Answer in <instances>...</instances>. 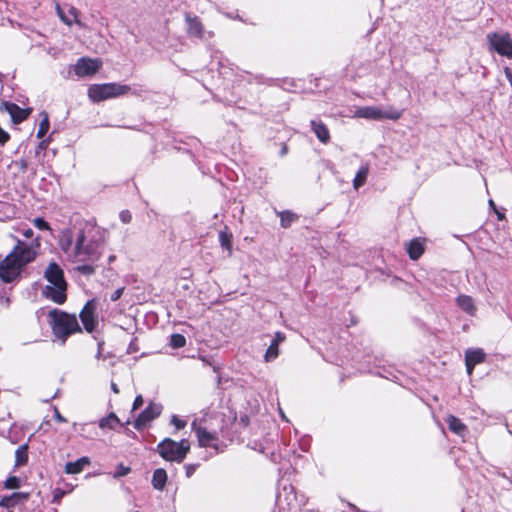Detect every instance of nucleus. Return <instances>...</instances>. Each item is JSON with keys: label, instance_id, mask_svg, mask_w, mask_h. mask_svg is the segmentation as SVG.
Here are the masks:
<instances>
[{"label": "nucleus", "instance_id": "nucleus-18", "mask_svg": "<svg viewBox=\"0 0 512 512\" xmlns=\"http://www.w3.org/2000/svg\"><path fill=\"white\" fill-rule=\"evenodd\" d=\"M446 423L449 430L458 436L464 437L468 432L467 426L454 415H448L446 418Z\"/></svg>", "mask_w": 512, "mask_h": 512}, {"label": "nucleus", "instance_id": "nucleus-30", "mask_svg": "<svg viewBox=\"0 0 512 512\" xmlns=\"http://www.w3.org/2000/svg\"><path fill=\"white\" fill-rule=\"evenodd\" d=\"M16 456V465L20 466L27 462L28 456H27V446L22 445L20 446L15 453Z\"/></svg>", "mask_w": 512, "mask_h": 512}, {"label": "nucleus", "instance_id": "nucleus-31", "mask_svg": "<svg viewBox=\"0 0 512 512\" xmlns=\"http://www.w3.org/2000/svg\"><path fill=\"white\" fill-rule=\"evenodd\" d=\"M186 344V338L181 334H172L170 336V345L175 348H182Z\"/></svg>", "mask_w": 512, "mask_h": 512}, {"label": "nucleus", "instance_id": "nucleus-6", "mask_svg": "<svg viewBox=\"0 0 512 512\" xmlns=\"http://www.w3.org/2000/svg\"><path fill=\"white\" fill-rule=\"evenodd\" d=\"M156 451L166 461L180 463L190 451V442L187 439L177 442L165 438L157 445Z\"/></svg>", "mask_w": 512, "mask_h": 512}, {"label": "nucleus", "instance_id": "nucleus-8", "mask_svg": "<svg viewBox=\"0 0 512 512\" xmlns=\"http://www.w3.org/2000/svg\"><path fill=\"white\" fill-rule=\"evenodd\" d=\"M490 49L499 55L512 59V38L508 33H490L487 35Z\"/></svg>", "mask_w": 512, "mask_h": 512}, {"label": "nucleus", "instance_id": "nucleus-12", "mask_svg": "<svg viewBox=\"0 0 512 512\" xmlns=\"http://www.w3.org/2000/svg\"><path fill=\"white\" fill-rule=\"evenodd\" d=\"M102 62L98 59L81 58L75 65V73L79 77L92 76L98 72Z\"/></svg>", "mask_w": 512, "mask_h": 512}, {"label": "nucleus", "instance_id": "nucleus-23", "mask_svg": "<svg viewBox=\"0 0 512 512\" xmlns=\"http://www.w3.org/2000/svg\"><path fill=\"white\" fill-rule=\"evenodd\" d=\"M485 359V353L482 349H469L465 353V362H468L470 365H477L482 363Z\"/></svg>", "mask_w": 512, "mask_h": 512}, {"label": "nucleus", "instance_id": "nucleus-4", "mask_svg": "<svg viewBox=\"0 0 512 512\" xmlns=\"http://www.w3.org/2000/svg\"><path fill=\"white\" fill-rule=\"evenodd\" d=\"M49 323L53 334L61 343L64 344L67 337L80 331L78 320L74 314H68L64 311L53 309L49 312Z\"/></svg>", "mask_w": 512, "mask_h": 512}, {"label": "nucleus", "instance_id": "nucleus-26", "mask_svg": "<svg viewBox=\"0 0 512 512\" xmlns=\"http://www.w3.org/2000/svg\"><path fill=\"white\" fill-rule=\"evenodd\" d=\"M119 423L120 421L116 414L110 413L99 421V427L101 429H114Z\"/></svg>", "mask_w": 512, "mask_h": 512}, {"label": "nucleus", "instance_id": "nucleus-27", "mask_svg": "<svg viewBox=\"0 0 512 512\" xmlns=\"http://www.w3.org/2000/svg\"><path fill=\"white\" fill-rule=\"evenodd\" d=\"M219 241L221 246L228 251V254L232 253V235L227 229L219 232Z\"/></svg>", "mask_w": 512, "mask_h": 512}, {"label": "nucleus", "instance_id": "nucleus-41", "mask_svg": "<svg viewBox=\"0 0 512 512\" xmlns=\"http://www.w3.org/2000/svg\"><path fill=\"white\" fill-rule=\"evenodd\" d=\"M130 472V468L124 467L122 465L119 466V469L116 473V476H124Z\"/></svg>", "mask_w": 512, "mask_h": 512}, {"label": "nucleus", "instance_id": "nucleus-10", "mask_svg": "<svg viewBox=\"0 0 512 512\" xmlns=\"http://www.w3.org/2000/svg\"><path fill=\"white\" fill-rule=\"evenodd\" d=\"M191 429L195 432L198 443L201 447L218 449V435L216 432H209L200 426L196 420L191 423Z\"/></svg>", "mask_w": 512, "mask_h": 512}, {"label": "nucleus", "instance_id": "nucleus-16", "mask_svg": "<svg viewBox=\"0 0 512 512\" xmlns=\"http://www.w3.org/2000/svg\"><path fill=\"white\" fill-rule=\"evenodd\" d=\"M55 9L61 21L66 25L72 26L73 24H77L79 27H84L83 23L79 19V11L75 7L69 6L68 12L65 13L61 6L57 3Z\"/></svg>", "mask_w": 512, "mask_h": 512}, {"label": "nucleus", "instance_id": "nucleus-15", "mask_svg": "<svg viewBox=\"0 0 512 512\" xmlns=\"http://www.w3.org/2000/svg\"><path fill=\"white\" fill-rule=\"evenodd\" d=\"M7 112L13 123L18 124L24 121L30 114V109H23L11 102H3L0 106V112Z\"/></svg>", "mask_w": 512, "mask_h": 512}, {"label": "nucleus", "instance_id": "nucleus-38", "mask_svg": "<svg viewBox=\"0 0 512 512\" xmlns=\"http://www.w3.org/2000/svg\"><path fill=\"white\" fill-rule=\"evenodd\" d=\"M123 291H124V288H118L116 289L110 296V299L112 301H117L118 299H120V297L122 296L123 294Z\"/></svg>", "mask_w": 512, "mask_h": 512}, {"label": "nucleus", "instance_id": "nucleus-2", "mask_svg": "<svg viewBox=\"0 0 512 512\" xmlns=\"http://www.w3.org/2000/svg\"><path fill=\"white\" fill-rule=\"evenodd\" d=\"M39 246V237L30 244L18 240L14 249L0 262V279L5 283L17 280L23 268L36 258Z\"/></svg>", "mask_w": 512, "mask_h": 512}, {"label": "nucleus", "instance_id": "nucleus-42", "mask_svg": "<svg viewBox=\"0 0 512 512\" xmlns=\"http://www.w3.org/2000/svg\"><path fill=\"white\" fill-rule=\"evenodd\" d=\"M54 416L58 422L64 423L67 421L66 418L61 415L57 408L54 409Z\"/></svg>", "mask_w": 512, "mask_h": 512}, {"label": "nucleus", "instance_id": "nucleus-20", "mask_svg": "<svg viewBox=\"0 0 512 512\" xmlns=\"http://www.w3.org/2000/svg\"><path fill=\"white\" fill-rule=\"evenodd\" d=\"M311 128L320 142L324 144L329 142L330 133L327 126L323 122L312 120Z\"/></svg>", "mask_w": 512, "mask_h": 512}, {"label": "nucleus", "instance_id": "nucleus-29", "mask_svg": "<svg viewBox=\"0 0 512 512\" xmlns=\"http://www.w3.org/2000/svg\"><path fill=\"white\" fill-rule=\"evenodd\" d=\"M280 216V223L283 228H288L297 219V215L291 211L278 212Z\"/></svg>", "mask_w": 512, "mask_h": 512}, {"label": "nucleus", "instance_id": "nucleus-40", "mask_svg": "<svg viewBox=\"0 0 512 512\" xmlns=\"http://www.w3.org/2000/svg\"><path fill=\"white\" fill-rule=\"evenodd\" d=\"M8 139H9V134L0 128V143L4 144L8 141Z\"/></svg>", "mask_w": 512, "mask_h": 512}, {"label": "nucleus", "instance_id": "nucleus-19", "mask_svg": "<svg viewBox=\"0 0 512 512\" xmlns=\"http://www.w3.org/2000/svg\"><path fill=\"white\" fill-rule=\"evenodd\" d=\"M456 304L462 311H464L468 315H470V316L475 315L477 308H476L474 300L471 296L459 295L456 298Z\"/></svg>", "mask_w": 512, "mask_h": 512}, {"label": "nucleus", "instance_id": "nucleus-24", "mask_svg": "<svg viewBox=\"0 0 512 512\" xmlns=\"http://www.w3.org/2000/svg\"><path fill=\"white\" fill-rule=\"evenodd\" d=\"M167 481V473L164 469L158 468L153 472L152 486L157 490H163Z\"/></svg>", "mask_w": 512, "mask_h": 512}, {"label": "nucleus", "instance_id": "nucleus-3", "mask_svg": "<svg viewBox=\"0 0 512 512\" xmlns=\"http://www.w3.org/2000/svg\"><path fill=\"white\" fill-rule=\"evenodd\" d=\"M44 277L49 283L44 289L45 296L57 304L64 303L67 284L61 267L57 263L51 262L44 272Z\"/></svg>", "mask_w": 512, "mask_h": 512}, {"label": "nucleus", "instance_id": "nucleus-14", "mask_svg": "<svg viewBox=\"0 0 512 512\" xmlns=\"http://www.w3.org/2000/svg\"><path fill=\"white\" fill-rule=\"evenodd\" d=\"M96 304L93 300L88 301L80 312V319L87 332H92L98 324L95 316Z\"/></svg>", "mask_w": 512, "mask_h": 512}, {"label": "nucleus", "instance_id": "nucleus-43", "mask_svg": "<svg viewBox=\"0 0 512 512\" xmlns=\"http://www.w3.org/2000/svg\"><path fill=\"white\" fill-rule=\"evenodd\" d=\"M504 73H505V76H506L507 80L509 81L510 85L512 86V71H511V69L508 67H505Z\"/></svg>", "mask_w": 512, "mask_h": 512}, {"label": "nucleus", "instance_id": "nucleus-37", "mask_svg": "<svg viewBox=\"0 0 512 512\" xmlns=\"http://www.w3.org/2000/svg\"><path fill=\"white\" fill-rule=\"evenodd\" d=\"M119 218L123 223L127 224L131 222L132 215L128 210H123L120 212Z\"/></svg>", "mask_w": 512, "mask_h": 512}, {"label": "nucleus", "instance_id": "nucleus-13", "mask_svg": "<svg viewBox=\"0 0 512 512\" xmlns=\"http://www.w3.org/2000/svg\"><path fill=\"white\" fill-rule=\"evenodd\" d=\"M162 411L160 404L150 403L148 407L140 413L134 423V427L138 430L147 426L149 422L157 418Z\"/></svg>", "mask_w": 512, "mask_h": 512}, {"label": "nucleus", "instance_id": "nucleus-21", "mask_svg": "<svg viewBox=\"0 0 512 512\" xmlns=\"http://www.w3.org/2000/svg\"><path fill=\"white\" fill-rule=\"evenodd\" d=\"M407 252L412 260H417L424 253V246L420 239L416 238L407 244Z\"/></svg>", "mask_w": 512, "mask_h": 512}, {"label": "nucleus", "instance_id": "nucleus-46", "mask_svg": "<svg viewBox=\"0 0 512 512\" xmlns=\"http://www.w3.org/2000/svg\"><path fill=\"white\" fill-rule=\"evenodd\" d=\"M101 350H102V343H99V344H98V351H97V354H96V358H97V359H101V358H102V352H101Z\"/></svg>", "mask_w": 512, "mask_h": 512}, {"label": "nucleus", "instance_id": "nucleus-39", "mask_svg": "<svg viewBox=\"0 0 512 512\" xmlns=\"http://www.w3.org/2000/svg\"><path fill=\"white\" fill-rule=\"evenodd\" d=\"M143 404V398L141 395H138L136 396L134 402H133V407H132V410H137L139 407H141Z\"/></svg>", "mask_w": 512, "mask_h": 512}, {"label": "nucleus", "instance_id": "nucleus-51", "mask_svg": "<svg viewBox=\"0 0 512 512\" xmlns=\"http://www.w3.org/2000/svg\"><path fill=\"white\" fill-rule=\"evenodd\" d=\"M77 427H78V425H77L76 423H74V428H75L76 430H78V429H77Z\"/></svg>", "mask_w": 512, "mask_h": 512}, {"label": "nucleus", "instance_id": "nucleus-22", "mask_svg": "<svg viewBox=\"0 0 512 512\" xmlns=\"http://www.w3.org/2000/svg\"><path fill=\"white\" fill-rule=\"evenodd\" d=\"M89 464L90 460L88 457H81L74 462H68L65 465V472L67 474H78Z\"/></svg>", "mask_w": 512, "mask_h": 512}, {"label": "nucleus", "instance_id": "nucleus-1", "mask_svg": "<svg viewBox=\"0 0 512 512\" xmlns=\"http://www.w3.org/2000/svg\"><path fill=\"white\" fill-rule=\"evenodd\" d=\"M58 244L67 259L74 263L95 262L101 256L100 232L88 223H80L62 229Z\"/></svg>", "mask_w": 512, "mask_h": 512}, {"label": "nucleus", "instance_id": "nucleus-25", "mask_svg": "<svg viewBox=\"0 0 512 512\" xmlns=\"http://www.w3.org/2000/svg\"><path fill=\"white\" fill-rule=\"evenodd\" d=\"M369 173L368 165H363L359 168L356 173V176L353 180L354 189L358 190L361 186H363L367 180V176Z\"/></svg>", "mask_w": 512, "mask_h": 512}, {"label": "nucleus", "instance_id": "nucleus-9", "mask_svg": "<svg viewBox=\"0 0 512 512\" xmlns=\"http://www.w3.org/2000/svg\"><path fill=\"white\" fill-rule=\"evenodd\" d=\"M186 32L189 37L198 38L200 40H208L214 36L211 31H206L199 17L186 14Z\"/></svg>", "mask_w": 512, "mask_h": 512}, {"label": "nucleus", "instance_id": "nucleus-47", "mask_svg": "<svg viewBox=\"0 0 512 512\" xmlns=\"http://www.w3.org/2000/svg\"><path fill=\"white\" fill-rule=\"evenodd\" d=\"M465 363H466L467 372H468L469 375H471L475 365H470L468 362H465Z\"/></svg>", "mask_w": 512, "mask_h": 512}, {"label": "nucleus", "instance_id": "nucleus-28", "mask_svg": "<svg viewBox=\"0 0 512 512\" xmlns=\"http://www.w3.org/2000/svg\"><path fill=\"white\" fill-rule=\"evenodd\" d=\"M79 434L87 439H94L97 436L96 428L93 423H86L79 425Z\"/></svg>", "mask_w": 512, "mask_h": 512}, {"label": "nucleus", "instance_id": "nucleus-48", "mask_svg": "<svg viewBox=\"0 0 512 512\" xmlns=\"http://www.w3.org/2000/svg\"><path fill=\"white\" fill-rule=\"evenodd\" d=\"M111 389H112V391H113L114 393H116V394H118V393H119V388H118L117 384H116V383H114V382H112V383H111Z\"/></svg>", "mask_w": 512, "mask_h": 512}, {"label": "nucleus", "instance_id": "nucleus-17", "mask_svg": "<svg viewBox=\"0 0 512 512\" xmlns=\"http://www.w3.org/2000/svg\"><path fill=\"white\" fill-rule=\"evenodd\" d=\"M285 338L286 337L282 332L275 333V337L272 340L271 344L269 345L268 349L266 350V353L264 356L266 362L273 361L274 359H276L278 357V355H279L278 346L280 343L284 342Z\"/></svg>", "mask_w": 512, "mask_h": 512}, {"label": "nucleus", "instance_id": "nucleus-50", "mask_svg": "<svg viewBox=\"0 0 512 512\" xmlns=\"http://www.w3.org/2000/svg\"><path fill=\"white\" fill-rule=\"evenodd\" d=\"M281 416H282L283 419L287 420L285 415L283 414V412H281Z\"/></svg>", "mask_w": 512, "mask_h": 512}, {"label": "nucleus", "instance_id": "nucleus-7", "mask_svg": "<svg viewBox=\"0 0 512 512\" xmlns=\"http://www.w3.org/2000/svg\"><path fill=\"white\" fill-rule=\"evenodd\" d=\"M130 90V86L114 82L92 84L88 88V97L92 102H101L126 95Z\"/></svg>", "mask_w": 512, "mask_h": 512}, {"label": "nucleus", "instance_id": "nucleus-49", "mask_svg": "<svg viewBox=\"0 0 512 512\" xmlns=\"http://www.w3.org/2000/svg\"><path fill=\"white\" fill-rule=\"evenodd\" d=\"M191 472H192V469H190V468H189V469L187 470V475H188V476H190V475H191Z\"/></svg>", "mask_w": 512, "mask_h": 512}, {"label": "nucleus", "instance_id": "nucleus-35", "mask_svg": "<svg viewBox=\"0 0 512 512\" xmlns=\"http://www.w3.org/2000/svg\"><path fill=\"white\" fill-rule=\"evenodd\" d=\"M33 224L36 228L40 230H50V225L48 222H46L43 218H35L33 220Z\"/></svg>", "mask_w": 512, "mask_h": 512}, {"label": "nucleus", "instance_id": "nucleus-45", "mask_svg": "<svg viewBox=\"0 0 512 512\" xmlns=\"http://www.w3.org/2000/svg\"><path fill=\"white\" fill-rule=\"evenodd\" d=\"M489 206L492 207L494 209V211L498 214L499 219L503 218V215H501L500 213L497 212L496 206H495V203L493 202V200H489Z\"/></svg>", "mask_w": 512, "mask_h": 512}, {"label": "nucleus", "instance_id": "nucleus-11", "mask_svg": "<svg viewBox=\"0 0 512 512\" xmlns=\"http://www.w3.org/2000/svg\"><path fill=\"white\" fill-rule=\"evenodd\" d=\"M283 496L288 505L295 509H303L308 502V498L304 494L298 493L293 486L284 487L283 493L278 496L280 501Z\"/></svg>", "mask_w": 512, "mask_h": 512}, {"label": "nucleus", "instance_id": "nucleus-34", "mask_svg": "<svg viewBox=\"0 0 512 512\" xmlns=\"http://www.w3.org/2000/svg\"><path fill=\"white\" fill-rule=\"evenodd\" d=\"M5 487L8 489H16L20 487V479L16 476H11L5 481Z\"/></svg>", "mask_w": 512, "mask_h": 512}, {"label": "nucleus", "instance_id": "nucleus-32", "mask_svg": "<svg viewBox=\"0 0 512 512\" xmlns=\"http://www.w3.org/2000/svg\"><path fill=\"white\" fill-rule=\"evenodd\" d=\"M49 127H50L49 119H48V116L45 115L44 118L41 120V122L39 124V129H38V132H37V137L38 138L44 137L45 134L48 132Z\"/></svg>", "mask_w": 512, "mask_h": 512}, {"label": "nucleus", "instance_id": "nucleus-44", "mask_svg": "<svg viewBox=\"0 0 512 512\" xmlns=\"http://www.w3.org/2000/svg\"><path fill=\"white\" fill-rule=\"evenodd\" d=\"M22 234L26 238H31L34 235V231L31 228H25L23 229Z\"/></svg>", "mask_w": 512, "mask_h": 512}, {"label": "nucleus", "instance_id": "nucleus-52", "mask_svg": "<svg viewBox=\"0 0 512 512\" xmlns=\"http://www.w3.org/2000/svg\"><path fill=\"white\" fill-rule=\"evenodd\" d=\"M2 76H3V75L0 73V82L2 81Z\"/></svg>", "mask_w": 512, "mask_h": 512}, {"label": "nucleus", "instance_id": "nucleus-5", "mask_svg": "<svg viewBox=\"0 0 512 512\" xmlns=\"http://www.w3.org/2000/svg\"><path fill=\"white\" fill-rule=\"evenodd\" d=\"M403 115V111L394 108L391 105L387 106H362L356 108L354 111V118H362L372 121L392 120L397 121Z\"/></svg>", "mask_w": 512, "mask_h": 512}, {"label": "nucleus", "instance_id": "nucleus-33", "mask_svg": "<svg viewBox=\"0 0 512 512\" xmlns=\"http://www.w3.org/2000/svg\"><path fill=\"white\" fill-rule=\"evenodd\" d=\"M93 262L88 263H80V265L77 266L76 270L84 275H91L94 273V267L92 265Z\"/></svg>", "mask_w": 512, "mask_h": 512}, {"label": "nucleus", "instance_id": "nucleus-36", "mask_svg": "<svg viewBox=\"0 0 512 512\" xmlns=\"http://www.w3.org/2000/svg\"><path fill=\"white\" fill-rule=\"evenodd\" d=\"M171 424H173L177 430H180L186 426V421L179 419L176 415H173L171 418Z\"/></svg>", "mask_w": 512, "mask_h": 512}]
</instances>
